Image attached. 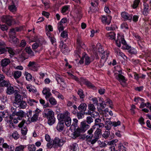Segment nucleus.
Returning <instances> with one entry per match:
<instances>
[{
	"mask_svg": "<svg viewBox=\"0 0 151 151\" xmlns=\"http://www.w3.org/2000/svg\"><path fill=\"white\" fill-rule=\"evenodd\" d=\"M7 87L6 93L10 95L13 93H15V91H14V88L13 87L9 86Z\"/></svg>",
	"mask_w": 151,
	"mask_h": 151,
	"instance_id": "obj_28",
	"label": "nucleus"
},
{
	"mask_svg": "<svg viewBox=\"0 0 151 151\" xmlns=\"http://www.w3.org/2000/svg\"><path fill=\"white\" fill-rule=\"evenodd\" d=\"M53 147H57L58 146L60 147L63 144V140L58 137H55L53 141Z\"/></svg>",
	"mask_w": 151,
	"mask_h": 151,
	"instance_id": "obj_10",
	"label": "nucleus"
},
{
	"mask_svg": "<svg viewBox=\"0 0 151 151\" xmlns=\"http://www.w3.org/2000/svg\"><path fill=\"white\" fill-rule=\"evenodd\" d=\"M128 52L131 54H136L137 53V50L133 48H131L128 50Z\"/></svg>",
	"mask_w": 151,
	"mask_h": 151,
	"instance_id": "obj_50",
	"label": "nucleus"
},
{
	"mask_svg": "<svg viewBox=\"0 0 151 151\" xmlns=\"http://www.w3.org/2000/svg\"><path fill=\"white\" fill-rule=\"evenodd\" d=\"M110 134V132L109 130H108L104 132L102 136L105 139L108 138Z\"/></svg>",
	"mask_w": 151,
	"mask_h": 151,
	"instance_id": "obj_43",
	"label": "nucleus"
},
{
	"mask_svg": "<svg viewBox=\"0 0 151 151\" xmlns=\"http://www.w3.org/2000/svg\"><path fill=\"white\" fill-rule=\"evenodd\" d=\"M107 37L109 39L115 40V34L114 32H110L107 33L106 35Z\"/></svg>",
	"mask_w": 151,
	"mask_h": 151,
	"instance_id": "obj_27",
	"label": "nucleus"
},
{
	"mask_svg": "<svg viewBox=\"0 0 151 151\" xmlns=\"http://www.w3.org/2000/svg\"><path fill=\"white\" fill-rule=\"evenodd\" d=\"M99 139L98 138H94L93 139L88 140V142L90 143L91 144L93 145Z\"/></svg>",
	"mask_w": 151,
	"mask_h": 151,
	"instance_id": "obj_59",
	"label": "nucleus"
},
{
	"mask_svg": "<svg viewBox=\"0 0 151 151\" xmlns=\"http://www.w3.org/2000/svg\"><path fill=\"white\" fill-rule=\"evenodd\" d=\"M10 42L14 44H18L19 42L18 39L16 38L15 35V31L14 29H11L9 34Z\"/></svg>",
	"mask_w": 151,
	"mask_h": 151,
	"instance_id": "obj_2",
	"label": "nucleus"
},
{
	"mask_svg": "<svg viewBox=\"0 0 151 151\" xmlns=\"http://www.w3.org/2000/svg\"><path fill=\"white\" fill-rule=\"evenodd\" d=\"M93 119L91 116H88L87 117L86 120L85 121L88 124H90L93 122Z\"/></svg>",
	"mask_w": 151,
	"mask_h": 151,
	"instance_id": "obj_44",
	"label": "nucleus"
},
{
	"mask_svg": "<svg viewBox=\"0 0 151 151\" xmlns=\"http://www.w3.org/2000/svg\"><path fill=\"white\" fill-rule=\"evenodd\" d=\"M17 104V107L19 109H25L27 106V104L24 101H22Z\"/></svg>",
	"mask_w": 151,
	"mask_h": 151,
	"instance_id": "obj_21",
	"label": "nucleus"
},
{
	"mask_svg": "<svg viewBox=\"0 0 151 151\" xmlns=\"http://www.w3.org/2000/svg\"><path fill=\"white\" fill-rule=\"evenodd\" d=\"M87 105L84 103H82L78 107V109L81 111L85 112L86 110Z\"/></svg>",
	"mask_w": 151,
	"mask_h": 151,
	"instance_id": "obj_22",
	"label": "nucleus"
},
{
	"mask_svg": "<svg viewBox=\"0 0 151 151\" xmlns=\"http://www.w3.org/2000/svg\"><path fill=\"white\" fill-rule=\"evenodd\" d=\"M118 150L117 151H126V148L123 145L122 143H120L118 147Z\"/></svg>",
	"mask_w": 151,
	"mask_h": 151,
	"instance_id": "obj_35",
	"label": "nucleus"
},
{
	"mask_svg": "<svg viewBox=\"0 0 151 151\" xmlns=\"http://www.w3.org/2000/svg\"><path fill=\"white\" fill-rule=\"evenodd\" d=\"M19 91L16 90L15 91V99L14 102L13 103V106L15 107H17V104L20 102L22 101L23 97L20 94H18Z\"/></svg>",
	"mask_w": 151,
	"mask_h": 151,
	"instance_id": "obj_5",
	"label": "nucleus"
},
{
	"mask_svg": "<svg viewBox=\"0 0 151 151\" xmlns=\"http://www.w3.org/2000/svg\"><path fill=\"white\" fill-rule=\"evenodd\" d=\"M38 116L39 114L37 112L35 113L31 118V121L32 122H36L38 119Z\"/></svg>",
	"mask_w": 151,
	"mask_h": 151,
	"instance_id": "obj_39",
	"label": "nucleus"
},
{
	"mask_svg": "<svg viewBox=\"0 0 151 151\" xmlns=\"http://www.w3.org/2000/svg\"><path fill=\"white\" fill-rule=\"evenodd\" d=\"M103 120L105 122V128L107 130H110L113 126V122L111 121V118L104 117Z\"/></svg>",
	"mask_w": 151,
	"mask_h": 151,
	"instance_id": "obj_7",
	"label": "nucleus"
},
{
	"mask_svg": "<svg viewBox=\"0 0 151 151\" xmlns=\"http://www.w3.org/2000/svg\"><path fill=\"white\" fill-rule=\"evenodd\" d=\"M60 116V118L58 117V120H62L65 122V125L68 127L70 126L71 125V119L70 117L67 116H65L64 115L61 114L58 115V117Z\"/></svg>",
	"mask_w": 151,
	"mask_h": 151,
	"instance_id": "obj_4",
	"label": "nucleus"
},
{
	"mask_svg": "<svg viewBox=\"0 0 151 151\" xmlns=\"http://www.w3.org/2000/svg\"><path fill=\"white\" fill-rule=\"evenodd\" d=\"M81 132L78 131L77 129L76 130L71 134L72 138L75 139L80 135Z\"/></svg>",
	"mask_w": 151,
	"mask_h": 151,
	"instance_id": "obj_25",
	"label": "nucleus"
},
{
	"mask_svg": "<svg viewBox=\"0 0 151 151\" xmlns=\"http://www.w3.org/2000/svg\"><path fill=\"white\" fill-rule=\"evenodd\" d=\"M16 115L18 116H20L24 117L25 115V113L22 110H20L19 111L17 112Z\"/></svg>",
	"mask_w": 151,
	"mask_h": 151,
	"instance_id": "obj_42",
	"label": "nucleus"
},
{
	"mask_svg": "<svg viewBox=\"0 0 151 151\" xmlns=\"http://www.w3.org/2000/svg\"><path fill=\"white\" fill-rule=\"evenodd\" d=\"M77 93L81 99H83L84 97L85 96L83 93V91L82 89H79Z\"/></svg>",
	"mask_w": 151,
	"mask_h": 151,
	"instance_id": "obj_45",
	"label": "nucleus"
},
{
	"mask_svg": "<svg viewBox=\"0 0 151 151\" xmlns=\"http://www.w3.org/2000/svg\"><path fill=\"white\" fill-rule=\"evenodd\" d=\"M11 61L10 59L8 58H5L2 59L0 62L1 66L4 68L10 63Z\"/></svg>",
	"mask_w": 151,
	"mask_h": 151,
	"instance_id": "obj_12",
	"label": "nucleus"
},
{
	"mask_svg": "<svg viewBox=\"0 0 151 151\" xmlns=\"http://www.w3.org/2000/svg\"><path fill=\"white\" fill-rule=\"evenodd\" d=\"M1 21L3 22L6 23L9 26H11L14 19L12 16L9 15L3 16L1 17Z\"/></svg>",
	"mask_w": 151,
	"mask_h": 151,
	"instance_id": "obj_3",
	"label": "nucleus"
},
{
	"mask_svg": "<svg viewBox=\"0 0 151 151\" xmlns=\"http://www.w3.org/2000/svg\"><path fill=\"white\" fill-rule=\"evenodd\" d=\"M60 120L58 123L56 127L57 129L59 132H61L63 131L64 127V122L62 120Z\"/></svg>",
	"mask_w": 151,
	"mask_h": 151,
	"instance_id": "obj_16",
	"label": "nucleus"
},
{
	"mask_svg": "<svg viewBox=\"0 0 151 151\" xmlns=\"http://www.w3.org/2000/svg\"><path fill=\"white\" fill-rule=\"evenodd\" d=\"M24 147L22 145H20L15 148V151H24Z\"/></svg>",
	"mask_w": 151,
	"mask_h": 151,
	"instance_id": "obj_52",
	"label": "nucleus"
},
{
	"mask_svg": "<svg viewBox=\"0 0 151 151\" xmlns=\"http://www.w3.org/2000/svg\"><path fill=\"white\" fill-rule=\"evenodd\" d=\"M28 149L30 151H35L36 147L34 145H29L28 146Z\"/></svg>",
	"mask_w": 151,
	"mask_h": 151,
	"instance_id": "obj_48",
	"label": "nucleus"
},
{
	"mask_svg": "<svg viewBox=\"0 0 151 151\" xmlns=\"http://www.w3.org/2000/svg\"><path fill=\"white\" fill-rule=\"evenodd\" d=\"M83 58L85 59V64L86 65H88L91 62L89 57L87 54H85L83 56Z\"/></svg>",
	"mask_w": 151,
	"mask_h": 151,
	"instance_id": "obj_31",
	"label": "nucleus"
},
{
	"mask_svg": "<svg viewBox=\"0 0 151 151\" xmlns=\"http://www.w3.org/2000/svg\"><path fill=\"white\" fill-rule=\"evenodd\" d=\"M32 111L31 110H30L27 112V116L28 117V119L29 120L30 118H31L32 116Z\"/></svg>",
	"mask_w": 151,
	"mask_h": 151,
	"instance_id": "obj_64",
	"label": "nucleus"
},
{
	"mask_svg": "<svg viewBox=\"0 0 151 151\" xmlns=\"http://www.w3.org/2000/svg\"><path fill=\"white\" fill-rule=\"evenodd\" d=\"M85 113V112L82 111H80L78 112H77V116L78 118L79 119L83 118L84 116Z\"/></svg>",
	"mask_w": 151,
	"mask_h": 151,
	"instance_id": "obj_30",
	"label": "nucleus"
},
{
	"mask_svg": "<svg viewBox=\"0 0 151 151\" xmlns=\"http://www.w3.org/2000/svg\"><path fill=\"white\" fill-rule=\"evenodd\" d=\"M22 73L20 71H15L14 73L13 76L15 79H17L19 78L21 76Z\"/></svg>",
	"mask_w": 151,
	"mask_h": 151,
	"instance_id": "obj_34",
	"label": "nucleus"
},
{
	"mask_svg": "<svg viewBox=\"0 0 151 151\" xmlns=\"http://www.w3.org/2000/svg\"><path fill=\"white\" fill-rule=\"evenodd\" d=\"M88 109L91 111H94L96 109V108L93 104H90L88 105Z\"/></svg>",
	"mask_w": 151,
	"mask_h": 151,
	"instance_id": "obj_55",
	"label": "nucleus"
},
{
	"mask_svg": "<svg viewBox=\"0 0 151 151\" xmlns=\"http://www.w3.org/2000/svg\"><path fill=\"white\" fill-rule=\"evenodd\" d=\"M101 133V130L99 129H97L94 133V138H97L99 139Z\"/></svg>",
	"mask_w": 151,
	"mask_h": 151,
	"instance_id": "obj_26",
	"label": "nucleus"
},
{
	"mask_svg": "<svg viewBox=\"0 0 151 151\" xmlns=\"http://www.w3.org/2000/svg\"><path fill=\"white\" fill-rule=\"evenodd\" d=\"M7 114L8 113L6 111L0 112V122L2 121L3 118L7 117L6 114Z\"/></svg>",
	"mask_w": 151,
	"mask_h": 151,
	"instance_id": "obj_32",
	"label": "nucleus"
},
{
	"mask_svg": "<svg viewBox=\"0 0 151 151\" xmlns=\"http://www.w3.org/2000/svg\"><path fill=\"white\" fill-rule=\"evenodd\" d=\"M89 127L90 126L86 123L85 121H84L81 122L80 127H78L77 129L81 133H82L85 132Z\"/></svg>",
	"mask_w": 151,
	"mask_h": 151,
	"instance_id": "obj_6",
	"label": "nucleus"
},
{
	"mask_svg": "<svg viewBox=\"0 0 151 151\" xmlns=\"http://www.w3.org/2000/svg\"><path fill=\"white\" fill-rule=\"evenodd\" d=\"M115 77L120 82H125L126 81L125 77L120 74L116 75Z\"/></svg>",
	"mask_w": 151,
	"mask_h": 151,
	"instance_id": "obj_20",
	"label": "nucleus"
},
{
	"mask_svg": "<svg viewBox=\"0 0 151 151\" xmlns=\"http://www.w3.org/2000/svg\"><path fill=\"white\" fill-rule=\"evenodd\" d=\"M101 119H99V117L97 118H96V119L95 120V125H98L99 124L101 123Z\"/></svg>",
	"mask_w": 151,
	"mask_h": 151,
	"instance_id": "obj_62",
	"label": "nucleus"
},
{
	"mask_svg": "<svg viewBox=\"0 0 151 151\" xmlns=\"http://www.w3.org/2000/svg\"><path fill=\"white\" fill-rule=\"evenodd\" d=\"M113 126L114 127H117L121 124V122L119 121H118L116 122L115 121L114 122H113Z\"/></svg>",
	"mask_w": 151,
	"mask_h": 151,
	"instance_id": "obj_60",
	"label": "nucleus"
},
{
	"mask_svg": "<svg viewBox=\"0 0 151 151\" xmlns=\"http://www.w3.org/2000/svg\"><path fill=\"white\" fill-rule=\"evenodd\" d=\"M98 51L99 53V55L100 56H101V59H103L106 57V59H107V58L108 57L109 53L107 52H106V56H105V52L104 50L103 47L101 46H100L99 47L98 49Z\"/></svg>",
	"mask_w": 151,
	"mask_h": 151,
	"instance_id": "obj_9",
	"label": "nucleus"
},
{
	"mask_svg": "<svg viewBox=\"0 0 151 151\" xmlns=\"http://www.w3.org/2000/svg\"><path fill=\"white\" fill-rule=\"evenodd\" d=\"M51 104L52 105H56L57 104V101L53 97H51L48 99Z\"/></svg>",
	"mask_w": 151,
	"mask_h": 151,
	"instance_id": "obj_33",
	"label": "nucleus"
},
{
	"mask_svg": "<svg viewBox=\"0 0 151 151\" xmlns=\"http://www.w3.org/2000/svg\"><path fill=\"white\" fill-rule=\"evenodd\" d=\"M136 38L137 39V40L138 41V43L139 44V45L140 46H141V41L140 40H141V37L139 36L138 35H136L135 36Z\"/></svg>",
	"mask_w": 151,
	"mask_h": 151,
	"instance_id": "obj_61",
	"label": "nucleus"
},
{
	"mask_svg": "<svg viewBox=\"0 0 151 151\" xmlns=\"http://www.w3.org/2000/svg\"><path fill=\"white\" fill-rule=\"evenodd\" d=\"M122 17L125 20H128L131 21L132 19V15H129L127 13L124 12L121 14Z\"/></svg>",
	"mask_w": 151,
	"mask_h": 151,
	"instance_id": "obj_15",
	"label": "nucleus"
},
{
	"mask_svg": "<svg viewBox=\"0 0 151 151\" xmlns=\"http://www.w3.org/2000/svg\"><path fill=\"white\" fill-rule=\"evenodd\" d=\"M60 47L61 49V51L64 53L65 54L67 53L68 50V47L65 44L63 43V42L60 43Z\"/></svg>",
	"mask_w": 151,
	"mask_h": 151,
	"instance_id": "obj_19",
	"label": "nucleus"
},
{
	"mask_svg": "<svg viewBox=\"0 0 151 151\" xmlns=\"http://www.w3.org/2000/svg\"><path fill=\"white\" fill-rule=\"evenodd\" d=\"M88 114L89 115H91V116L93 117L94 118H97L99 116V114L98 112L95 111H93L91 113V111H88Z\"/></svg>",
	"mask_w": 151,
	"mask_h": 151,
	"instance_id": "obj_24",
	"label": "nucleus"
},
{
	"mask_svg": "<svg viewBox=\"0 0 151 151\" xmlns=\"http://www.w3.org/2000/svg\"><path fill=\"white\" fill-rule=\"evenodd\" d=\"M68 35L66 31H63L61 34V37L63 38H67Z\"/></svg>",
	"mask_w": 151,
	"mask_h": 151,
	"instance_id": "obj_57",
	"label": "nucleus"
},
{
	"mask_svg": "<svg viewBox=\"0 0 151 151\" xmlns=\"http://www.w3.org/2000/svg\"><path fill=\"white\" fill-rule=\"evenodd\" d=\"M77 43L79 46L81 47L84 45V43L81 40V37H79L77 38Z\"/></svg>",
	"mask_w": 151,
	"mask_h": 151,
	"instance_id": "obj_36",
	"label": "nucleus"
},
{
	"mask_svg": "<svg viewBox=\"0 0 151 151\" xmlns=\"http://www.w3.org/2000/svg\"><path fill=\"white\" fill-rule=\"evenodd\" d=\"M111 17L109 16H102L101 21L103 23L109 25L111 23Z\"/></svg>",
	"mask_w": 151,
	"mask_h": 151,
	"instance_id": "obj_11",
	"label": "nucleus"
},
{
	"mask_svg": "<svg viewBox=\"0 0 151 151\" xmlns=\"http://www.w3.org/2000/svg\"><path fill=\"white\" fill-rule=\"evenodd\" d=\"M12 137L15 139H17L19 138V136L18 135V133L15 131L12 134Z\"/></svg>",
	"mask_w": 151,
	"mask_h": 151,
	"instance_id": "obj_56",
	"label": "nucleus"
},
{
	"mask_svg": "<svg viewBox=\"0 0 151 151\" xmlns=\"http://www.w3.org/2000/svg\"><path fill=\"white\" fill-rule=\"evenodd\" d=\"M144 101V99H142V108L146 106L149 108L151 111V104L149 102H147L146 103H145L143 102Z\"/></svg>",
	"mask_w": 151,
	"mask_h": 151,
	"instance_id": "obj_37",
	"label": "nucleus"
},
{
	"mask_svg": "<svg viewBox=\"0 0 151 151\" xmlns=\"http://www.w3.org/2000/svg\"><path fill=\"white\" fill-rule=\"evenodd\" d=\"M42 93L44 95H45V98L47 100H48L50 97L52 95V94L50 92V90L49 89H47L46 88L43 89L42 91Z\"/></svg>",
	"mask_w": 151,
	"mask_h": 151,
	"instance_id": "obj_18",
	"label": "nucleus"
},
{
	"mask_svg": "<svg viewBox=\"0 0 151 151\" xmlns=\"http://www.w3.org/2000/svg\"><path fill=\"white\" fill-rule=\"evenodd\" d=\"M43 115L44 116L48 119V123L49 125H51L54 123V113L52 110L49 109H45Z\"/></svg>",
	"mask_w": 151,
	"mask_h": 151,
	"instance_id": "obj_1",
	"label": "nucleus"
},
{
	"mask_svg": "<svg viewBox=\"0 0 151 151\" xmlns=\"http://www.w3.org/2000/svg\"><path fill=\"white\" fill-rule=\"evenodd\" d=\"M85 83L86 85L89 88H92L94 87V86L90 82L88 81H86Z\"/></svg>",
	"mask_w": 151,
	"mask_h": 151,
	"instance_id": "obj_53",
	"label": "nucleus"
},
{
	"mask_svg": "<svg viewBox=\"0 0 151 151\" xmlns=\"http://www.w3.org/2000/svg\"><path fill=\"white\" fill-rule=\"evenodd\" d=\"M0 28L3 31L7 30L8 29V27L5 24L0 25Z\"/></svg>",
	"mask_w": 151,
	"mask_h": 151,
	"instance_id": "obj_58",
	"label": "nucleus"
},
{
	"mask_svg": "<svg viewBox=\"0 0 151 151\" xmlns=\"http://www.w3.org/2000/svg\"><path fill=\"white\" fill-rule=\"evenodd\" d=\"M58 28L60 32L63 31L64 29V27L63 24L58 23Z\"/></svg>",
	"mask_w": 151,
	"mask_h": 151,
	"instance_id": "obj_54",
	"label": "nucleus"
},
{
	"mask_svg": "<svg viewBox=\"0 0 151 151\" xmlns=\"http://www.w3.org/2000/svg\"><path fill=\"white\" fill-rule=\"evenodd\" d=\"M10 86V84L9 81L3 80L0 82V86L1 87H8Z\"/></svg>",
	"mask_w": 151,
	"mask_h": 151,
	"instance_id": "obj_23",
	"label": "nucleus"
},
{
	"mask_svg": "<svg viewBox=\"0 0 151 151\" xmlns=\"http://www.w3.org/2000/svg\"><path fill=\"white\" fill-rule=\"evenodd\" d=\"M25 74L26 76V78L27 80L29 81L32 78V76L30 74L28 73V72H26Z\"/></svg>",
	"mask_w": 151,
	"mask_h": 151,
	"instance_id": "obj_63",
	"label": "nucleus"
},
{
	"mask_svg": "<svg viewBox=\"0 0 151 151\" xmlns=\"http://www.w3.org/2000/svg\"><path fill=\"white\" fill-rule=\"evenodd\" d=\"M16 2L17 3V1H12L11 5L9 6L8 7V9L12 12H15L17 10V8L15 5V4Z\"/></svg>",
	"mask_w": 151,
	"mask_h": 151,
	"instance_id": "obj_17",
	"label": "nucleus"
},
{
	"mask_svg": "<svg viewBox=\"0 0 151 151\" xmlns=\"http://www.w3.org/2000/svg\"><path fill=\"white\" fill-rule=\"evenodd\" d=\"M78 147L77 145L75 143L70 145L69 146L70 151H76Z\"/></svg>",
	"mask_w": 151,
	"mask_h": 151,
	"instance_id": "obj_29",
	"label": "nucleus"
},
{
	"mask_svg": "<svg viewBox=\"0 0 151 151\" xmlns=\"http://www.w3.org/2000/svg\"><path fill=\"white\" fill-rule=\"evenodd\" d=\"M69 6L68 5H66L63 6L61 10V12L63 13H64L66 12V11H67L69 8Z\"/></svg>",
	"mask_w": 151,
	"mask_h": 151,
	"instance_id": "obj_49",
	"label": "nucleus"
},
{
	"mask_svg": "<svg viewBox=\"0 0 151 151\" xmlns=\"http://www.w3.org/2000/svg\"><path fill=\"white\" fill-rule=\"evenodd\" d=\"M25 52L27 53L29 56L30 57H32L34 55V52L32 51L30 47H26L23 50V53L22 54V56L23 57L25 58H26V57Z\"/></svg>",
	"mask_w": 151,
	"mask_h": 151,
	"instance_id": "obj_8",
	"label": "nucleus"
},
{
	"mask_svg": "<svg viewBox=\"0 0 151 151\" xmlns=\"http://www.w3.org/2000/svg\"><path fill=\"white\" fill-rule=\"evenodd\" d=\"M27 128L26 127L22 128L21 130L22 134L24 135H25L27 134Z\"/></svg>",
	"mask_w": 151,
	"mask_h": 151,
	"instance_id": "obj_51",
	"label": "nucleus"
},
{
	"mask_svg": "<svg viewBox=\"0 0 151 151\" xmlns=\"http://www.w3.org/2000/svg\"><path fill=\"white\" fill-rule=\"evenodd\" d=\"M144 11L143 12V14L145 15H146L148 14L147 10L148 9V5L145 3L144 4Z\"/></svg>",
	"mask_w": 151,
	"mask_h": 151,
	"instance_id": "obj_38",
	"label": "nucleus"
},
{
	"mask_svg": "<svg viewBox=\"0 0 151 151\" xmlns=\"http://www.w3.org/2000/svg\"><path fill=\"white\" fill-rule=\"evenodd\" d=\"M139 1V0H135L133 4L132 5V7L134 9L136 8L137 7Z\"/></svg>",
	"mask_w": 151,
	"mask_h": 151,
	"instance_id": "obj_46",
	"label": "nucleus"
},
{
	"mask_svg": "<svg viewBox=\"0 0 151 151\" xmlns=\"http://www.w3.org/2000/svg\"><path fill=\"white\" fill-rule=\"evenodd\" d=\"M27 66L30 68V69L34 71H37V66L35 62H29Z\"/></svg>",
	"mask_w": 151,
	"mask_h": 151,
	"instance_id": "obj_14",
	"label": "nucleus"
},
{
	"mask_svg": "<svg viewBox=\"0 0 151 151\" xmlns=\"http://www.w3.org/2000/svg\"><path fill=\"white\" fill-rule=\"evenodd\" d=\"M40 102L41 104H42L44 106V108H46L49 107V104L48 103H47L45 104H44L45 103V101L44 100L42 99H41L40 100Z\"/></svg>",
	"mask_w": 151,
	"mask_h": 151,
	"instance_id": "obj_47",
	"label": "nucleus"
},
{
	"mask_svg": "<svg viewBox=\"0 0 151 151\" xmlns=\"http://www.w3.org/2000/svg\"><path fill=\"white\" fill-rule=\"evenodd\" d=\"M26 88L28 89L30 92H32L33 93H36L37 91L36 89L35 88H32L31 86L27 85L26 86Z\"/></svg>",
	"mask_w": 151,
	"mask_h": 151,
	"instance_id": "obj_41",
	"label": "nucleus"
},
{
	"mask_svg": "<svg viewBox=\"0 0 151 151\" xmlns=\"http://www.w3.org/2000/svg\"><path fill=\"white\" fill-rule=\"evenodd\" d=\"M2 49H4L5 50L4 54L6 53V52H8L10 54L9 56L11 58L12 57L15 55L14 50L11 47H6V48H2Z\"/></svg>",
	"mask_w": 151,
	"mask_h": 151,
	"instance_id": "obj_13",
	"label": "nucleus"
},
{
	"mask_svg": "<svg viewBox=\"0 0 151 151\" xmlns=\"http://www.w3.org/2000/svg\"><path fill=\"white\" fill-rule=\"evenodd\" d=\"M28 103L30 106H32L34 105V103H37L38 101L33 99H29L27 100Z\"/></svg>",
	"mask_w": 151,
	"mask_h": 151,
	"instance_id": "obj_40",
	"label": "nucleus"
}]
</instances>
